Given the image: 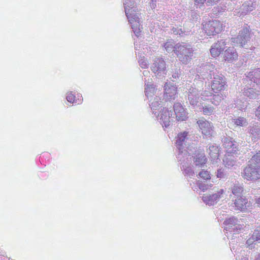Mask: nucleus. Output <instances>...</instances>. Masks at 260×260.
I'll use <instances>...</instances> for the list:
<instances>
[{
  "label": "nucleus",
  "instance_id": "dca6fc26",
  "mask_svg": "<svg viewBox=\"0 0 260 260\" xmlns=\"http://www.w3.org/2000/svg\"><path fill=\"white\" fill-rule=\"evenodd\" d=\"M250 34L249 29L247 27L243 28L239 33V35L232 38V42L240 45L243 47L248 41H249Z\"/></svg>",
  "mask_w": 260,
  "mask_h": 260
},
{
  "label": "nucleus",
  "instance_id": "49530a36",
  "mask_svg": "<svg viewBox=\"0 0 260 260\" xmlns=\"http://www.w3.org/2000/svg\"><path fill=\"white\" fill-rule=\"evenodd\" d=\"M199 17L200 16L198 12L196 11H191L190 14V20L192 21L193 22H194L198 21Z\"/></svg>",
  "mask_w": 260,
  "mask_h": 260
},
{
  "label": "nucleus",
  "instance_id": "9b49d317",
  "mask_svg": "<svg viewBox=\"0 0 260 260\" xmlns=\"http://www.w3.org/2000/svg\"><path fill=\"white\" fill-rule=\"evenodd\" d=\"M223 223L225 225L224 230L230 233L233 232L234 234L238 233L242 229L238 218L234 216L225 220Z\"/></svg>",
  "mask_w": 260,
  "mask_h": 260
},
{
  "label": "nucleus",
  "instance_id": "37998d69",
  "mask_svg": "<svg viewBox=\"0 0 260 260\" xmlns=\"http://www.w3.org/2000/svg\"><path fill=\"white\" fill-rule=\"evenodd\" d=\"M210 187H211V186H210L208 184L198 182L197 185L195 186L194 188L192 187V189H193V190H196V189H198V188H199L201 190L205 191L208 189L210 188Z\"/></svg>",
  "mask_w": 260,
  "mask_h": 260
},
{
  "label": "nucleus",
  "instance_id": "c9c22d12",
  "mask_svg": "<svg viewBox=\"0 0 260 260\" xmlns=\"http://www.w3.org/2000/svg\"><path fill=\"white\" fill-rule=\"evenodd\" d=\"M172 34L175 35H179L180 37H183L184 35L189 34L190 31H186L184 29L179 28L178 26H173L171 29Z\"/></svg>",
  "mask_w": 260,
  "mask_h": 260
},
{
  "label": "nucleus",
  "instance_id": "5701e85b",
  "mask_svg": "<svg viewBox=\"0 0 260 260\" xmlns=\"http://www.w3.org/2000/svg\"><path fill=\"white\" fill-rule=\"evenodd\" d=\"M230 137H223L222 138L223 146L226 149V153H236L238 150L236 144Z\"/></svg>",
  "mask_w": 260,
  "mask_h": 260
},
{
  "label": "nucleus",
  "instance_id": "c85d7f7f",
  "mask_svg": "<svg viewBox=\"0 0 260 260\" xmlns=\"http://www.w3.org/2000/svg\"><path fill=\"white\" fill-rule=\"evenodd\" d=\"M235 153H226L223 157V161L225 166L231 168L236 165L237 160L234 156Z\"/></svg>",
  "mask_w": 260,
  "mask_h": 260
},
{
  "label": "nucleus",
  "instance_id": "1a4fd4ad",
  "mask_svg": "<svg viewBox=\"0 0 260 260\" xmlns=\"http://www.w3.org/2000/svg\"><path fill=\"white\" fill-rule=\"evenodd\" d=\"M201 88H197L195 86H190L187 88L186 97L187 98V102L192 106H196L199 102L200 96Z\"/></svg>",
  "mask_w": 260,
  "mask_h": 260
},
{
  "label": "nucleus",
  "instance_id": "f3484780",
  "mask_svg": "<svg viewBox=\"0 0 260 260\" xmlns=\"http://www.w3.org/2000/svg\"><path fill=\"white\" fill-rule=\"evenodd\" d=\"M232 201L234 202L235 209L241 211L247 210L250 206V203L248 199L243 196L234 199L233 198Z\"/></svg>",
  "mask_w": 260,
  "mask_h": 260
},
{
  "label": "nucleus",
  "instance_id": "4468645a",
  "mask_svg": "<svg viewBox=\"0 0 260 260\" xmlns=\"http://www.w3.org/2000/svg\"><path fill=\"white\" fill-rule=\"evenodd\" d=\"M242 93H240L237 96V104L239 105L238 102L242 103L243 104L246 102V96L249 99H256L259 94V92L252 88H245L242 90Z\"/></svg>",
  "mask_w": 260,
  "mask_h": 260
},
{
  "label": "nucleus",
  "instance_id": "20e7f679",
  "mask_svg": "<svg viewBox=\"0 0 260 260\" xmlns=\"http://www.w3.org/2000/svg\"><path fill=\"white\" fill-rule=\"evenodd\" d=\"M243 178L248 181H255L260 179V166L248 162L247 166L242 172Z\"/></svg>",
  "mask_w": 260,
  "mask_h": 260
},
{
  "label": "nucleus",
  "instance_id": "72a5a7b5",
  "mask_svg": "<svg viewBox=\"0 0 260 260\" xmlns=\"http://www.w3.org/2000/svg\"><path fill=\"white\" fill-rule=\"evenodd\" d=\"M125 12H129V13H137L136 10L137 9L135 7V3L132 0H126L123 3Z\"/></svg>",
  "mask_w": 260,
  "mask_h": 260
},
{
  "label": "nucleus",
  "instance_id": "f03ea898",
  "mask_svg": "<svg viewBox=\"0 0 260 260\" xmlns=\"http://www.w3.org/2000/svg\"><path fill=\"white\" fill-rule=\"evenodd\" d=\"M194 50L189 43L182 42L176 44L175 54L182 63L186 64L192 59Z\"/></svg>",
  "mask_w": 260,
  "mask_h": 260
},
{
  "label": "nucleus",
  "instance_id": "09e8293b",
  "mask_svg": "<svg viewBox=\"0 0 260 260\" xmlns=\"http://www.w3.org/2000/svg\"><path fill=\"white\" fill-rule=\"evenodd\" d=\"M157 0H151L150 6L152 9H155L157 7Z\"/></svg>",
  "mask_w": 260,
  "mask_h": 260
},
{
  "label": "nucleus",
  "instance_id": "7ed1b4c3",
  "mask_svg": "<svg viewBox=\"0 0 260 260\" xmlns=\"http://www.w3.org/2000/svg\"><path fill=\"white\" fill-rule=\"evenodd\" d=\"M150 69L155 76L158 79H162L167 75L166 63L161 57L155 58Z\"/></svg>",
  "mask_w": 260,
  "mask_h": 260
},
{
  "label": "nucleus",
  "instance_id": "8fccbe9b",
  "mask_svg": "<svg viewBox=\"0 0 260 260\" xmlns=\"http://www.w3.org/2000/svg\"><path fill=\"white\" fill-rule=\"evenodd\" d=\"M219 0H207V4L208 5H212L216 4Z\"/></svg>",
  "mask_w": 260,
  "mask_h": 260
},
{
  "label": "nucleus",
  "instance_id": "39448f33",
  "mask_svg": "<svg viewBox=\"0 0 260 260\" xmlns=\"http://www.w3.org/2000/svg\"><path fill=\"white\" fill-rule=\"evenodd\" d=\"M203 29L207 36H214L221 32L222 24L219 20H210L203 25Z\"/></svg>",
  "mask_w": 260,
  "mask_h": 260
},
{
  "label": "nucleus",
  "instance_id": "de8ad7c7",
  "mask_svg": "<svg viewBox=\"0 0 260 260\" xmlns=\"http://www.w3.org/2000/svg\"><path fill=\"white\" fill-rule=\"evenodd\" d=\"M139 66L142 68L145 69V68H148L147 61L145 59H144L139 58Z\"/></svg>",
  "mask_w": 260,
  "mask_h": 260
},
{
  "label": "nucleus",
  "instance_id": "ea45409f",
  "mask_svg": "<svg viewBox=\"0 0 260 260\" xmlns=\"http://www.w3.org/2000/svg\"><path fill=\"white\" fill-rule=\"evenodd\" d=\"M223 99V95L221 93L214 94L211 99L210 102L214 105L218 106L219 105L221 100Z\"/></svg>",
  "mask_w": 260,
  "mask_h": 260
},
{
  "label": "nucleus",
  "instance_id": "58836bf2",
  "mask_svg": "<svg viewBox=\"0 0 260 260\" xmlns=\"http://www.w3.org/2000/svg\"><path fill=\"white\" fill-rule=\"evenodd\" d=\"M228 176L229 174L224 169L220 168L217 170L216 172L217 178L225 180L228 178Z\"/></svg>",
  "mask_w": 260,
  "mask_h": 260
},
{
  "label": "nucleus",
  "instance_id": "f257e3e1",
  "mask_svg": "<svg viewBox=\"0 0 260 260\" xmlns=\"http://www.w3.org/2000/svg\"><path fill=\"white\" fill-rule=\"evenodd\" d=\"M193 135L184 131L178 135L176 140V147L178 150L177 158L180 160L184 156H189L196 151L197 141Z\"/></svg>",
  "mask_w": 260,
  "mask_h": 260
},
{
  "label": "nucleus",
  "instance_id": "2f4dec72",
  "mask_svg": "<svg viewBox=\"0 0 260 260\" xmlns=\"http://www.w3.org/2000/svg\"><path fill=\"white\" fill-rule=\"evenodd\" d=\"M246 77L257 85H260V69H256L249 72Z\"/></svg>",
  "mask_w": 260,
  "mask_h": 260
},
{
  "label": "nucleus",
  "instance_id": "4d7b16f0",
  "mask_svg": "<svg viewBox=\"0 0 260 260\" xmlns=\"http://www.w3.org/2000/svg\"><path fill=\"white\" fill-rule=\"evenodd\" d=\"M135 49H136V50H137L138 47H137L135 46Z\"/></svg>",
  "mask_w": 260,
  "mask_h": 260
},
{
  "label": "nucleus",
  "instance_id": "cd10ccee",
  "mask_svg": "<svg viewBox=\"0 0 260 260\" xmlns=\"http://www.w3.org/2000/svg\"><path fill=\"white\" fill-rule=\"evenodd\" d=\"M149 80H152L151 79H148V80H146L145 78V95L147 97L148 100L153 98L154 95V93H155V87L153 84H151Z\"/></svg>",
  "mask_w": 260,
  "mask_h": 260
},
{
  "label": "nucleus",
  "instance_id": "864d4df0",
  "mask_svg": "<svg viewBox=\"0 0 260 260\" xmlns=\"http://www.w3.org/2000/svg\"><path fill=\"white\" fill-rule=\"evenodd\" d=\"M206 0H194L195 4H203Z\"/></svg>",
  "mask_w": 260,
  "mask_h": 260
},
{
  "label": "nucleus",
  "instance_id": "473e14b6",
  "mask_svg": "<svg viewBox=\"0 0 260 260\" xmlns=\"http://www.w3.org/2000/svg\"><path fill=\"white\" fill-rule=\"evenodd\" d=\"M207 152L213 160H215L218 158L219 149L217 146L210 144L207 149Z\"/></svg>",
  "mask_w": 260,
  "mask_h": 260
},
{
  "label": "nucleus",
  "instance_id": "ddd939ff",
  "mask_svg": "<svg viewBox=\"0 0 260 260\" xmlns=\"http://www.w3.org/2000/svg\"><path fill=\"white\" fill-rule=\"evenodd\" d=\"M224 193V189H219L215 193L204 196L202 197V200L207 205H214L218 202L220 199L223 198Z\"/></svg>",
  "mask_w": 260,
  "mask_h": 260
},
{
  "label": "nucleus",
  "instance_id": "a878e982",
  "mask_svg": "<svg viewBox=\"0 0 260 260\" xmlns=\"http://www.w3.org/2000/svg\"><path fill=\"white\" fill-rule=\"evenodd\" d=\"M179 66L180 63H178L171 67L170 71L171 77L170 79L173 82H178L182 76V71Z\"/></svg>",
  "mask_w": 260,
  "mask_h": 260
},
{
  "label": "nucleus",
  "instance_id": "4be33fe9",
  "mask_svg": "<svg viewBox=\"0 0 260 260\" xmlns=\"http://www.w3.org/2000/svg\"><path fill=\"white\" fill-rule=\"evenodd\" d=\"M164 97L167 100L170 101L175 100L177 93V87L174 85L166 82L164 85Z\"/></svg>",
  "mask_w": 260,
  "mask_h": 260
},
{
  "label": "nucleus",
  "instance_id": "f704fd0d",
  "mask_svg": "<svg viewBox=\"0 0 260 260\" xmlns=\"http://www.w3.org/2000/svg\"><path fill=\"white\" fill-rule=\"evenodd\" d=\"M161 46L165 48L166 51L168 53L176 52V44L173 40H168L166 43L161 44Z\"/></svg>",
  "mask_w": 260,
  "mask_h": 260
},
{
  "label": "nucleus",
  "instance_id": "c03bdc74",
  "mask_svg": "<svg viewBox=\"0 0 260 260\" xmlns=\"http://www.w3.org/2000/svg\"><path fill=\"white\" fill-rule=\"evenodd\" d=\"M68 102L71 103H77V100H76L75 96L72 93V92H68L66 97Z\"/></svg>",
  "mask_w": 260,
  "mask_h": 260
},
{
  "label": "nucleus",
  "instance_id": "bb28decb",
  "mask_svg": "<svg viewBox=\"0 0 260 260\" xmlns=\"http://www.w3.org/2000/svg\"><path fill=\"white\" fill-rule=\"evenodd\" d=\"M223 54L225 61H233L238 58V54L234 47L228 48Z\"/></svg>",
  "mask_w": 260,
  "mask_h": 260
},
{
  "label": "nucleus",
  "instance_id": "6e6d98bb",
  "mask_svg": "<svg viewBox=\"0 0 260 260\" xmlns=\"http://www.w3.org/2000/svg\"><path fill=\"white\" fill-rule=\"evenodd\" d=\"M149 72L148 71H144L143 72V74L144 76H147L149 74Z\"/></svg>",
  "mask_w": 260,
  "mask_h": 260
},
{
  "label": "nucleus",
  "instance_id": "aec40b11",
  "mask_svg": "<svg viewBox=\"0 0 260 260\" xmlns=\"http://www.w3.org/2000/svg\"><path fill=\"white\" fill-rule=\"evenodd\" d=\"M226 42L223 40H220L214 43L211 47L210 52L213 57L218 56L224 49Z\"/></svg>",
  "mask_w": 260,
  "mask_h": 260
},
{
  "label": "nucleus",
  "instance_id": "0eeeda50",
  "mask_svg": "<svg viewBox=\"0 0 260 260\" xmlns=\"http://www.w3.org/2000/svg\"><path fill=\"white\" fill-rule=\"evenodd\" d=\"M158 117H159V122L163 127H169L174 121L175 116L173 115V111L168 110L166 108H161Z\"/></svg>",
  "mask_w": 260,
  "mask_h": 260
},
{
  "label": "nucleus",
  "instance_id": "2eb2a0df",
  "mask_svg": "<svg viewBox=\"0 0 260 260\" xmlns=\"http://www.w3.org/2000/svg\"><path fill=\"white\" fill-rule=\"evenodd\" d=\"M226 81L221 74L214 75L213 80L211 85L212 90L215 92L220 91L225 88Z\"/></svg>",
  "mask_w": 260,
  "mask_h": 260
},
{
  "label": "nucleus",
  "instance_id": "9d476101",
  "mask_svg": "<svg viewBox=\"0 0 260 260\" xmlns=\"http://www.w3.org/2000/svg\"><path fill=\"white\" fill-rule=\"evenodd\" d=\"M126 16L128 20L129 23L131 24L133 31L135 35L138 37L141 32L140 27V21L139 18V13H129L126 12Z\"/></svg>",
  "mask_w": 260,
  "mask_h": 260
},
{
  "label": "nucleus",
  "instance_id": "c756f323",
  "mask_svg": "<svg viewBox=\"0 0 260 260\" xmlns=\"http://www.w3.org/2000/svg\"><path fill=\"white\" fill-rule=\"evenodd\" d=\"M247 132L255 139L260 138V124L256 123L249 125L247 129Z\"/></svg>",
  "mask_w": 260,
  "mask_h": 260
},
{
  "label": "nucleus",
  "instance_id": "e433bc0d",
  "mask_svg": "<svg viewBox=\"0 0 260 260\" xmlns=\"http://www.w3.org/2000/svg\"><path fill=\"white\" fill-rule=\"evenodd\" d=\"M232 121L237 126H246L248 122L246 118L242 117H239L232 119Z\"/></svg>",
  "mask_w": 260,
  "mask_h": 260
},
{
  "label": "nucleus",
  "instance_id": "412c9836",
  "mask_svg": "<svg viewBox=\"0 0 260 260\" xmlns=\"http://www.w3.org/2000/svg\"><path fill=\"white\" fill-rule=\"evenodd\" d=\"M149 102L152 113L158 118L159 115L158 112L160 111L159 107L161 108L162 107V101L161 100L159 97L155 95L153 98L149 100Z\"/></svg>",
  "mask_w": 260,
  "mask_h": 260
},
{
  "label": "nucleus",
  "instance_id": "5fc2aeb1",
  "mask_svg": "<svg viewBox=\"0 0 260 260\" xmlns=\"http://www.w3.org/2000/svg\"><path fill=\"white\" fill-rule=\"evenodd\" d=\"M256 203L260 206V197L256 199Z\"/></svg>",
  "mask_w": 260,
  "mask_h": 260
},
{
  "label": "nucleus",
  "instance_id": "6ab92c4d",
  "mask_svg": "<svg viewBox=\"0 0 260 260\" xmlns=\"http://www.w3.org/2000/svg\"><path fill=\"white\" fill-rule=\"evenodd\" d=\"M256 4L251 2L244 3L239 9H236L234 11L235 15H245L255 9Z\"/></svg>",
  "mask_w": 260,
  "mask_h": 260
},
{
  "label": "nucleus",
  "instance_id": "b1692460",
  "mask_svg": "<svg viewBox=\"0 0 260 260\" xmlns=\"http://www.w3.org/2000/svg\"><path fill=\"white\" fill-rule=\"evenodd\" d=\"M189 157H192L194 164L196 167H203L207 161V158L205 157L204 153L202 152H198L197 150L189 156Z\"/></svg>",
  "mask_w": 260,
  "mask_h": 260
},
{
  "label": "nucleus",
  "instance_id": "a18cd8bd",
  "mask_svg": "<svg viewBox=\"0 0 260 260\" xmlns=\"http://www.w3.org/2000/svg\"><path fill=\"white\" fill-rule=\"evenodd\" d=\"M199 84H202L201 87H199V88H201L202 91L200 92V95H202L203 96H211L212 92L209 90H205L204 91L203 90V83L201 81L199 82Z\"/></svg>",
  "mask_w": 260,
  "mask_h": 260
},
{
  "label": "nucleus",
  "instance_id": "a19ab883",
  "mask_svg": "<svg viewBox=\"0 0 260 260\" xmlns=\"http://www.w3.org/2000/svg\"><path fill=\"white\" fill-rule=\"evenodd\" d=\"M248 162L255 165V166L258 165L260 166V151L254 154L248 161Z\"/></svg>",
  "mask_w": 260,
  "mask_h": 260
},
{
  "label": "nucleus",
  "instance_id": "603ef678",
  "mask_svg": "<svg viewBox=\"0 0 260 260\" xmlns=\"http://www.w3.org/2000/svg\"><path fill=\"white\" fill-rule=\"evenodd\" d=\"M254 260H260V253H256L254 255Z\"/></svg>",
  "mask_w": 260,
  "mask_h": 260
},
{
  "label": "nucleus",
  "instance_id": "4c0bfd02",
  "mask_svg": "<svg viewBox=\"0 0 260 260\" xmlns=\"http://www.w3.org/2000/svg\"><path fill=\"white\" fill-rule=\"evenodd\" d=\"M214 108L209 105H204L202 106V112L205 115L210 116L213 114Z\"/></svg>",
  "mask_w": 260,
  "mask_h": 260
},
{
  "label": "nucleus",
  "instance_id": "79ce46f5",
  "mask_svg": "<svg viewBox=\"0 0 260 260\" xmlns=\"http://www.w3.org/2000/svg\"><path fill=\"white\" fill-rule=\"evenodd\" d=\"M197 176L206 180L210 179L211 178L209 172L204 170H202V171H200L198 174H197Z\"/></svg>",
  "mask_w": 260,
  "mask_h": 260
},
{
  "label": "nucleus",
  "instance_id": "7c9ffc66",
  "mask_svg": "<svg viewBox=\"0 0 260 260\" xmlns=\"http://www.w3.org/2000/svg\"><path fill=\"white\" fill-rule=\"evenodd\" d=\"M229 189L231 190L233 194L234 195V199L236 197L243 196L244 188L243 186L239 183H237L236 182L234 183Z\"/></svg>",
  "mask_w": 260,
  "mask_h": 260
},
{
  "label": "nucleus",
  "instance_id": "a211bd4d",
  "mask_svg": "<svg viewBox=\"0 0 260 260\" xmlns=\"http://www.w3.org/2000/svg\"><path fill=\"white\" fill-rule=\"evenodd\" d=\"M173 109L174 114L173 113V115L177 120L183 121L187 118V113L180 103H175L173 106Z\"/></svg>",
  "mask_w": 260,
  "mask_h": 260
},
{
  "label": "nucleus",
  "instance_id": "6e6552de",
  "mask_svg": "<svg viewBox=\"0 0 260 260\" xmlns=\"http://www.w3.org/2000/svg\"><path fill=\"white\" fill-rule=\"evenodd\" d=\"M181 160L177 158L180 162V169L185 176L191 178L194 176L197 172H195L190 166L191 163V158L189 157L188 155H185Z\"/></svg>",
  "mask_w": 260,
  "mask_h": 260
},
{
  "label": "nucleus",
  "instance_id": "f8f14e48",
  "mask_svg": "<svg viewBox=\"0 0 260 260\" xmlns=\"http://www.w3.org/2000/svg\"><path fill=\"white\" fill-rule=\"evenodd\" d=\"M197 123L203 135L208 137L213 136L214 127L212 123L204 118L199 119Z\"/></svg>",
  "mask_w": 260,
  "mask_h": 260
},
{
  "label": "nucleus",
  "instance_id": "3c124183",
  "mask_svg": "<svg viewBox=\"0 0 260 260\" xmlns=\"http://www.w3.org/2000/svg\"><path fill=\"white\" fill-rule=\"evenodd\" d=\"M76 100H77V102H78L77 104H81L83 101L82 95L81 94H77V99Z\"/></svg>",
  "mask_w": 260,
  "mask_h": 260
},
{
  "label": "nucleus",
  "instance_id": "393cba45",
  "mask_svg": "<svg viewBox=\"0 0 260 260\" xmlns=\"http://www.w3.org/2000/svg\"><path fill=\"white\" fill-rule=\"evenodd\" d=\"M260 240V225L257 226L254 230L251 237L246 241L247 247L252 249L253 247V244H256V242Z\"/></svg>",
  "mask_w": 260,
  "mask_h": 260
},
{
  "label": "nucleus",
  "instance_id": "423d86ee",
  "mask_svg": "<svg viewBox=\"0 0 260 260\" xmlns=\"http://www.w3.org/2000/svg\"><path fill=\"white\" fill-rule=\"evenodd\" d=\"M214 68V66L211 63L202 64L197 68L198 75L203 79L209 80L212 79V76L215 75L213 72Z\"/></svg>",
  "mask_w": 260,
  "mask_h": 260
},
{
  "label": "nucleus",
  "instance_id": "13d9d810",
  "mask_svg": "<svg viewBox=\"0 0 260 260\" xmlns=\"http://www.w3.org/2000/svg\"><path fill=\"white\" fill-rule=\"evenodd\" d=\"M231 249H234V248L233 246H232V247H231Z\"/></svg>",
  "mask_w": 260,
  "mask_h": 260
}]
</instances>
